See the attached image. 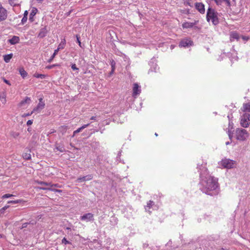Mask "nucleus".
I'll return each instance as SVG.
<instances>
[{"instance_id":"nucleus-7","label":"nucleus","mask_w":250,"mask_h":250,"mask_svg":"<svg viewBox=\"0 0 250 250\" xmlns=\"http://www.w3.org/2000/svg\"><path fill=\"white\" fill-rule=\"evenodd\" d=\"M193 42L189 38H185L181 41L179 43L180 47H188L193 45Z\"/></svg>"},{"instance_id":"nucleus-19","label":"nucleus","mask_w":250,"mask_h":250,"mask_svg":"<svg viewBox=\"0 0 250 250\" xmlns=\"http://www.w3.org/2000/svg\"><path fill=\"white\" fill-rule=\"evenodd\" d=\"M92 176L90 175H87V176L78 178L77 179V181L79 182H84L85 181L90 180L92 179Z\"/></svg>"},{"instance_id":"nucleus-51","label":"nucleus","mask_w":250,"mask_h":250,"mask_svg":"<svg viewBox=\"0 0 250 250\" xmlns=\"http://www.w3.org/2000/svg\"><path fill=\"white\" fill-rule=\"evenodd\" d=\"M91 120H94V121H97V117L96 116H92L91 117V118H90Z\"/></svg>"},{"instance_id":"nucleus-27","label":"nucleus","mask_w":250,"mask_h":250,"mask_svg":"<svg viewBox=\"0 0 250 250\" xmlns=\"http://www.w3.org/2000/svg\"><path fill=\"white\" fill-rule=\"evenodd\" d=\"M154 205V203L152 201H149L147 204V206L146 207L145 209L146 211L150 212V211L149 210V209L152 208V207Z\"/></svg>"},{"instance_id":"nucleus-48","label":"nucleus","mask_w":250,"mask_h":250,"mask_svg":"<svg viewBox=\"0 0 250 250\" xmlns=\"http://www.w3.org/2000/svg\"><path fill=\"white\" fill-rule=\"evenodd\" d=\"M242 38L243 39V40H244L245 41H248L249 39V38L248 37L244 36H242Z\"/></svg>"},{"instance_id":"nucleus-15","label":"nucleus","mask_w":250,"mask_h":250,"mask_svg":"<svg viewBox=\"0 0 250 250\" xmlns=\"http://www.w3.org/2000/svg\"><path fill=\"white\" fill-rule=\"evenodd\" d=\"M38 12V9L36 8H33L29 15V20L30 22H33L34 21V17Z\"/></svg>"},{"instance_id":"nucleus-17","label":"nucleus","mask_w":250,"mask_h":250,"mask_svg":"<svg viewBox=\"0 0 250 250\" xmlns=\"http://www.w3.org/2000/svg\"><path fill=\"white\" fill-rule=\"evenodd\" d=\"M20 42V38L18 36H14L8 40V42L12 45L16 44Z\"/></svg>"},{"instance_id":"nucleus-44","label":"nucleus","mask_w":250,"mask_h":250,"mask_svg":"<svg viewBox=\"0 0 250 250\" xmlns=\"http://www.w3.org/2000/svg\"><path fill=\"white\" fill-rule=\"evenodd\" d=\"M2 80L3 81V82L6 83V84H7L8 85H11V83H10V82L8 80H7L5 78H4V77H3L2 78Z\"/></svg>"},{"instance_id":"nucleus-9","label":"nucleus","mask_w":250,"mask_h":250,"mask_svg":"<svg viewBox=\"0 0 250 250\" xmlns=\"http://www.w3.org/2000/svg\"><path fill=\"white\" fill-rule=\"evenodd\" d=\"M132 91V97L136 98L141 92V86L137 83H134L133 85Z\"/></svg>"},{"instance_id":"nucleus-23","label":"nucleus","mask_w":250,"mask_h":250,"mask_svg":"<svg viewBox=\"0 0 250 250\" xmlns=\"http://www.w3.org/2000/svg\"><path fill=\"white\" fill-rule=\"evenodd\" d=\"M6 94L5 92H2L0 94V100L3 104H5L6 103Z\"/></svg>"},{"instance_id":"nucleus-46","label":"nucleus","mask_w":250,"mask_h":250,"mask_svg":"<svg viewBox=\"0 0 250 250\" xmlns=\"http://www.w3.org/2000/svg\"><path fill=\"white\" fill-rule=\"evenodd\" d=\"M27 125L28 126H29L33 124V120H29L27 122Z\"/></svg>"},{"instance_id":"nucleus-30","label":"nucleus","mask_w":250,"mask_h":250,"mask_svg":"<svg viewBox=\"0 0 250 250\" xmlns=\"http://www.w3.org/2000/svg\"><path fill=\"white\" fill-rule=\"evenodd\" d=\"M33 76L35 78H40V79H44L46 78V76L45 75H44V74H39V73H35L33 75Z\"/></svg>"},{"instance_id":"nucleus-64","label":"nucleus","mask_w":250,"mask_h":250,"mask_svg":"<svg viewBox=\"0 0 250 250\" xmlns=\"http://www.w3.org/2000/svg\"><path fill=\"white\" fill-rule=\"evenodd\" d=\"M155 135L157 136H158V134L157 133H155Z\"/></svg>"},{"instance_id":"nucleus-54","label":"nucleus","mask_w":250,"mask_h":250,"mask_svg":"<svg viewBox=\"0 0 250 250\" xmlns=\"http://www.w3.org/2000/svg\"><path fill=\"white\" fill-rule=\"evenodd\" d=\"M104 131V129H103L101 130V133L102 134V133H103Z\"/></svg>"},{"instance_id":"nucleus-58","label":"nucleus","mask_w":250,"mask_h":250,"mask_svg":"<svg viewBox=\"0 0 250 250\" xmlns=\"http://www.w3.org/2000/svg\"><path fill=\"white\" fill-rule=\"evenodd\" d=\"M99 130H95L93 132H98Z\"/></svg>"},{"instance_id":"nucleus-59","label":"nucleus","mask_w":250,"mask_h":250,"mask_svg":"<svg viewBox=\"0 0 250 250\" xmlns=\"http://www.w3.org/2000/svg\"><path fill=\"white\" fill-rule=\"evenodd\" d=\"M113 73H114V72H112V70H111V72H110V74H113Z\"/></svg>"},{"instance_id":"nucleus-33","label":"nucleus","mask_w":250,"mask_h":250,"mask_svg":"<svg viewBox=\"0 0 250 250\" xmlns=\"http://www.w3.org/2000/svg\"><path fill=\"white\" fill-rule=\"evenodd\" d=\"M22 200H12L8 201V204H18L22 202Z\"/></svg>"},{"instance_id":"nucleus-39","label":"nucleus","mask_w":250,"mask_h":250,"mask_svg":"<svg viewBox=\"0 0 250 250\" xmlns=\"http://www.w3.org/2000/svg\"><path fill=\"white\" fill-rule=\"evenodd\" d=\"M31 155L30 154H25L23 155V158L25 159L29 160L31 159Z\"/></svg>"},{"instance_id":"nucleus-6","label":"nucleus","mask_w":250,"mask_h":250,"mask_svg":"<svg viewBox=\"0 0 250 250\" xmlns=\"http://www.w3.org/2000/svg\"><path fill=\"white\" fill-rule=\"evenodd\" d=\"M39 102L37 105L32 110V112H35L36 114L39 113L45 107V103L43 101V99L42 98H40L39 99Z\"/></svg>"},{"instance_id":"nucleus-13","label":"nucleus","mask_w":250,"mask_h":250,"mask_svg":"<svg viewBox=\"0 0 250 250\" xmlns=\"http://www.w3.org/2000/svg\"><path fill=\"white\" fill-rule=\"evenodd\" d=\"M195 8L201 14H204L205 13V5L203 3L196 2L195 3Z\"/></svg>"},{"instance_id":"nucleus-43","label":"nucleus","mask_w":250,"mask_h":250,"mask_svg":"<svg viewBox=\"0 0 250 250\" xmlns=\"http://www.w3.org/2000/svg\"><path fill=\"white\" fill-rule=\"evenodd\" d=\"M76 38H77V42L78 43L79 46L80 47H81V41L80 40V37L78 35H77L76 36Z\"/></svg>"},{"instance_id":"nucleus-34","label":"nucleus","mask_w":250,"mask_h":250,"mask_svg":"<svg viewBox=\"0 0 250 250\" xmlns=\"http://www.w3.org/2000/svg\"><path fill=\"white\" fill-rule=\"evenodd\" d=\"M9 208V206H8V205L5 206L3 208H2L0 209V214L1 215V214H4L5 210Z\"/></svg>"},{"instance_id":"nucleus-2","label":"nucleus","mask_w":250,"mask_h":250,"mask_svg":"<svg viewBox=\"0 0 250 250\" xmlns=\"http://www.w3.org/2000/svg\"><path fill=\"white\" fill-rule=\"evenodd\" d=\"M206 19L208 22L211 21L215 25L219 23L218 13L214 9L210 7L207 9Z\"/></svg>"},{"instance_id":"nucleus-37","label":"nucleus","mask_w":250,"mask_h":250,"mask_svg":"<svg viewBox=\"0 0 250 250\" xmlns=\"http://www.w3.org/2000/svg\"><path fill=\"white\" fill-rule=\"evenodd\" d=\"M13 196H15V195H13V194H4L2 196V198H3V199L8 198H10V197H13Z\"/></svg>"},{"instance_id":"nucleus-11","label":"nucleus","mask_w":250,"mask_h":250,"mask_svg":"<svg viewBox=\"0 0 250 250\" xmlns=\"http://www.w3.org/2000/svg\"><path fill=\"white\" fill-rule=\"evenodd\" d=\"M80 219L82 221L86 222L93 221L94 220V215L91 213H87L80 216Z\"/></svg>"},{"instance_id":"nucleus-47","label":"nucleus","mask_w":250,"mask_h":250,"mask_svg":"<svg viewBox=\"0 0 250 250\" xmlns=\"http://www.w3.org/2000/svg\"><path fill=\"white\" fill-rule=\"evenodd\" d=\"M229 127H231V129H232L233 123L231 121H229Z\"/></svg>"},{"instance_id":"nucleus-38","label":"nucleus","mask_w":250,"mask_h":250,"mask_svg":"<svg viewBox=\"0 0 250 250\" xmlns=\"http://www.w3.org/2000/svg\"><path fill=\"white\" fill-rule=\"evenodd\" d=\"M227 133H228V134L229 135V138L230 140H231V139H232V138L233 137V134L231 132V131H230V130L229 128L228 129V130L227 131Z\"/></svg>"},{"instance_id":"nucleus-24","label":"nucleus","mask_w":250,"mask_h":250,"mask_svg":"<svg viewBox=\"0 0 250 250\" xmlns=\"http://www.w3.org/2000/svg\"><path fill=\"white\" fill-rule=\"evenodd\" d=\"M37 189H42V190H47L50 191H52L55 192V190L56 189L54 188V187H51L50 186H48V187H38L36 188Z\"/></svg>"},{"instance_id":"nucleus-41","label":"nucleus","mask_w":250,"mask_h":250,"mask_svg":"<svg viewBox=\"0 0 250 250\" xmlns=\"http://www.w3.org/2000/svg\"><path fill=\"white\" fill-rule=\"evenodd\" d=\"M34 113V112H32V111L30 113H24V114H23L22 115V117H27V116H29L31 115Z\"/></svg>"},{"instance_id":"nucleus-32","label":"nucleus","mask_w":250,"mask_h":250,"mask_svg":"<svg viewBox=\"0 0 250 250\" xmlns=\"http://www.w3.org/2000/svg\"><path fill=\"white\" fill-rule=\"evenodd\" d=\"M61 66V64H59V63H56V64H52V65H47L46 66V68L47 69H52L55 67H57V66Z\"/></svg>"},{"instance_id":"nucleus-3","label":"nucleus","mask_w":250,"mask_h":250,"mask_svg":"<svg viewBox=\"0 0 250 250\" xmlns=\"http://www.w3.org/2000/svg\"><path fill=\"white\" fill-rule=\"evenodd\" d=\"M236 139L240 141H244L247 140L249 136V133L245 129L237 128L235 131Z\"/></svg>"},{"instance_id":"nucleus-56","label":"nucleus","mask_w":250,"mask_h":250,"mask_svg":"<svg viewBox=\"0 0 250 250\" xmlns=\"http://www.w3.org/2000/svg\"><path fill=\"white\" fill-rule=\"evenodd\" d=\"M121 153V152H119L118 154V157L120 156Z\"/></svg>"},{"instance_id":"nucleus-52","label":"nucleus","mask_w":250,"mask_h":250,"mask_svg":"<svg viewBox=\"0 0 250 250\" xmlns=\"http://www.w3.org/2000/svg\"><path fill=\"white\" fill-rule=\"evenodd\" d=\"M55 192L61 193V192H62V190H60V189H56L55 190Z\"/></svg>"},{"instance_id":"nucleus-28","label":"nucleus","mask_w":250,"mask_h":250,"mask_svg":"<svg viewBox=\"0 0 250 250\" xmlns=\"http://www.w3.org/2000/svg\"><path fill=\"white\" fill-rule=\"evenodd\" d=\"M243 111L250 112V103L243 104Z\"/></svg>"},{"instance_id":"nucleus-35","label":"nucleus","mask_w":250,"mask_h":250,"mask_svg":"<svg viewBox=\"0 0 250 250\" xmlns=\"http://www.w3.org/2000/svg\"><path fill=\"white\" fill-rule=\"evenodd\" d=\"M62 244H64V245H67V244H71V243L68 241L66 238L64 237L62 240Z\"/></svg>"},{"instance_id":"nucleus-18","label":"nucleus","mask_w":250,"mask_h":250,"mask_svg":"<svg viewBox=\"0 0 250 250\" xmlns=\"http://www.w3.org/2000/svg\"><path fill=\"white\" fill-rule=\"evenodd\" d=\"M90 125V123L89 124H85V125H82L81 127H79V128H78L77 130H75L74 132H73V134L72 135V137H74L76 134L78 133H79L81 131H82L83 129L85 128L86 127H88V126H89Z\"/></svg>"},{"instance_id":"nucleus-63","label":"nucleus","mask_w":250,"mask_h":250,"mask_svg":"<svg viewBox=\"0 0 250 250\" xmlns=\"http://www.w3.org/2000/svg\"><path fill=\"white\" fill-rule=\"evenodd\" d=\"M144 247H145L148 246V245H146V244H144Z\"/></svg>"},{"instance_id":"nucleus-10","label":"nucleus","mask_w":250,"mask_h":250,"mask_svg":"<svg viewBox=\"0 0 250 250\" xmlns=\"http://www.w3.org/2000/svg\"><path fill=\"white\" fill-rule=\"evenodd\" d=\"M198 22V21H195L194 22H185L182 24V26L183 28L186 29L192 28H194V29H198V27L196 26Z\"/></svg>"},{"instance_id":"nucleus-49","label":"nucleus","mask_w":250,"mask_h":250,"mask_svg":"<svg viewBox=\"0 0 250 250\" xmlns=\"http://www.w3.org/2000/svg\"><path fill=\"white\" fill-rule=\"evenodd\" d=\"M67 127L66 126H65V125H63V126H62L60 128L61 129H62V130H63L64 131L66 130L67 129Z\"/></svg>"},{"instance_id":"nucleus-60","label":"nucleus","mask_w":250,"mask_h":250,"mask_svg":"<svg viewBox=\"0 0 250 250\" xmlns=\"http://www.w3.org/2000/svg\"><path fill=\"white\" fill-rule=\"evenodd\" d=\"M222 60V57H221L220 59H218V60L221 61Z\"/></svg>"},{"instance_id":"nucleus-61","label":"nucleus","mask_w":250,"mask_h":250,"mask_svg":"<svg viewBox=\"0 0 250 250\" xmlns=\"http://www.w3.org/2000/svg\"><path fill=\"white\" fill-rule=\"evenodd\" d=\"M144 247H145L148 246V245H146V244H144Z\"/></svg>"},{"instance_id":"nucleus-12","label":"nucleus","mask_w":250,"mask_h":250,"mask_svg":"<svg viewBox=\"0 0 250 250\" xmlns=\"http://www.w3.org/2000/svg\"><path fill=\"white\" fill-rule=\"evenodd\" d=\"M35 183H36L38 184H40V185H45L46 186H50V187H54V188H61L62 187V186L58 184H52L51 183H48V182H45L39 181V180L35 181Z\"/></svg>"},{"instance_id":"nucleus-31","label":"nucleus","mask_w":250,"mask_h":250,"mask_svg":"<svg viewBox=\"0 0 250 250\" xmlns=\"http://www.w3.org/2000/svg\"><path fill=\"white\" fill-rule=\"evenodd\" d=\"M58 51L57 50V49H55L54 50V52L53 53V54H52V55L51 56L50 58L48 60V62H52V61H53V60L54 59V58L55 57V56L57 55L58 53Z\"/></svg>"},{"instance_id":"nucleus-53","label":"nucleus","mask_w":250,"mask_h":250,"mask_svg":"<svg viewBox=\"0 0 250 250\" xmlns=\"http://www.w3.org/2000/svg\"><path fill=\"white\" fill-rule=\"evenodd\" d=\"M231 142H227L226 143V145H229L230 144Z\"/></svg>"},{"instance_id":"nucleus-4","label":"nucleus","mask_w":250,"mask_h":250,"mask_svg":"<svg viewBox=\"0 0 250 250\" xmlns=\"http://www.w3.org/2000/svg\"><path fill=\"white\" fill-rule=\"evenodd\" d=\"M222 168L230 169L235 167L236 161L229 159L224 158L218 163Z\"/></svg>"},{"instance_id":"nucleus-57","label":"nucleus","mask_w":250,"mask_h":250,"mask_svg":"<svg viewBox=\"0 0 250 250\" xmlns=\"http://www.w3.org/2000/svg\"><path fill=\"white\" fill-rule=\"evenodd\" d=\"M42 185V187H48V186H46L45 185Z\"/></svg>"},{"instance_id":"nucleus-21","label":"nucleus","mask_w":250,"mask_h":250,"mask_svg":"<svg viewBox=\"0 0 250 250\" xmlns=\"http://www.w3.org/2000/svg\"><path fill=\"white\" fill-rule=\"evenodd\" d=\"M46 34H47L46 29L45 28H42L41 29L40 32L39 33L38 37L40 38H42L46 35Z\"/></svg>"},{"instance_id":"nucleus-8","label":"nucleus","mask_w":250,"mask_h":250,"mask_svg":"<svg viewBox=\"0 0 250 250\" xmlns=\"http://www.w3.org/2000/svg\"><path fill=\"white\" fill-rule=\"evenodd\" d=\"M8 16L7 10L2 6L0 2V22L5 21Z\"/></svg>"},{"instance_id":"nucleus-55","label":"nucleus","mask_w":250,"mask_h":250,"mask_svg":"<svg viewBox=\"0 0 250 250\" xmlns=\"http://www.w3.org/2000/svg\"><path fill=\"white\" fill-rule=\"evenodd\" d=\"M66 229H67V230H69V229H70V228H69V227H67V228H66Z\"/></svg>"},{"instance_id":"nucleus-14","label":"nucleus","mask_w":250,"mask_h":250,"mask_svg":"<svg viewBox=\"0 0 250 250\" xmlns=\"http://www.w3.org/2000/svg\"><path fill=\"white\" fill-rule=\"evenodd\" d=\"M230 41L232 42L235 40L238 41L240 39V36L239 34L236 31H232L230 33L229 35Z\"/></svg>"},{"instance_id":"nucleus-62","label":"nucleus","mask_w":250,"mask_h":250,"mask_svg":"<svg viewBox=\"0 0 250 250\" xmlns=\"http://www.w3.org/2000/svg\"><path fill=\"white\" fill-rule=\"evenodd\" d=\"M144 247H145L148 246V245H146V244H144Z\"/></svg>"},{"instance_id":"nucleus-50","label":"nucleus","mask_w":250,"mask_h":250,"mask_svg":"<svg viewBox=\"0 0 250 250\" xmlns=\"http://www.w3.org/2000/svg\"><path fill=\"white\" fill-rule=\"evenodd\" d=\"M28 15V12L27 10H25L24 12L23 16H25V17H27Z\"/></svg>"},{"instance_id":"nucleus-26","label":"nucleus","mask_w":250,"mask_h":250,"mask_svg":"<svg viewBox=\"0 0 250 250\" xmlns=\"http://www.w3.org/2000/svg\"><path fill=\"white\" fill-rule=\"evenodd\" d=\"M12 57H13V54H12V53L7 54V55H5L4 56H3L4 61L6 62H10V60L12 59Z\"/></svg>"},{"instance_id":"nucleus-36","label":"nucleus","mask_w":250,"mask_h":250,"mask_svg":"<svg viewBox=\"0 0 250 250\" xmlns=\"http://www.w3.org/2000/svg\"><path fill=\"white\" fill-rule=\"evenodd\" d=\"M111 68H112V72H114L115 69L116 62L114 60L111 61Z\"/></svg>"},{"instance_id":"nucleus-5","label":"nucleus","mask_w":250,"mask_h":250,"mask_svg":"<svg viewBox=\"0 0 250 250\" xmlns=\"http://www.w3.org/2000/svg\"><path fill=\"white\" fill-rule=\"evenodd\" d=\"M250 114L249 113L244 114L240 118V124L243 127H247L250 124Z\"/></svg>"},{"instance_id":"nucleus-16","label":"nucleus","mask_w":250,"mask_h":250,"mask_svg":"<svg viewBox=\"0 0 250 250\" xmlns=\"http://www.w3.org/2000/svg\"><path fill=\"white\" fill-rule=\"evenodd\" d=\"M155 59L153 58L151 59V61L149 62V65L150 66V70L151 71L156 72L157 70V65L155 63Z\"/></svg>"},{"instance_id":"nucleus-29","label":"nucleus","mask_w":250,"mask_h":250,"mask_svg":"<svg viewBox=\"0 0 250 250\" xmlns=\"http://www.w3.org/2000/svg\"><path fill=\"white\" fill-rule=\"evenodd\" d=\"M19 72L20 75L23 78H25L27 76V73L24 70V69L23 68H20Z\"/></svg>"},{"instance_id":"nucleus-42","label":"nucleus","mask_w":250,"mask_h":250,"mask_svg":"<svg viewBox=\"0 0 250 250\" xmlns=\"http://www.w3.org/2000/svg\"><path fill=\"white\" fill-rule=\"evenodd\" d=\"M56 149L61 152H62L64 151V148L63 147L58 146L56 147Z\"/></svg>"},{"instance_id":"nucleus-20","label":"nucleus","mask_w":250,"mask_h":250,"mask_svg":"<svg viewBox=\"0 0 250 250\" xmlns=\"http://www.w3.org/2000/svg\"><path fill=\"white\" fill-rule=\"evenodd\" d=\"M65 44L66 41L65 39H62L61 42L59 44L58 47L56 49L59 51L60 49H63L65 47Z\"/></svg>"},{"instance_id":"nucleus-1","label":"nucleus","mask_w":250,"mask_h":250,"mask_svg":"<svg viewBox=\"0 0 250 250\" xmlns=\"http://www.w3.org/2000/svg\"><path fill=\"white\" fill-rule=\"evenodd\" d=\"M197 168L200 173V189L210 196L217 195L219 192L218 179L209 174L205 165H198Z\"/></svg>"},{"instance_id":"nucleus-40","label":"nucleus","mask_w":250,"mask_h":250,"mask_svg":"<svg viewBox=\"0 0 250 250\" xmlns=\"http://www.w3.org/2000/svg\"><path fill=\"white\" fill-rule=\"evenodd\" d=\"M27 20V17H25V16H23L21 19V23L22 24H24Z\"/></svg>"},{"instance_id":"nucleus-25","label":"nucleus","mask_w":250,"mask_h":250,"mask_svg":"<svg viewBox=\"0 0 250 250\" xmlns=\"http://www.w3.org/2000/svg\"><path fill=\"white\" fill-rule=\"evenodd\" d=\"M8 3L13 7L20 5L19 0H8Z\"/></svg>"},{"instance_id":"nucleus-22","label":"nucleus","mask_w":250,"mask_h":250,"mask_svg":"<svg viewBox=\"0 0 250 250\" xmlns=\"http://www.w3.org/2000/svg\"><path fill=\"white\" fill-rule=\"evenodd\" d=\"M31 99L30 97H26L24 99L22 100L19 104V105L21 106L25 104H29L31 102Z\"/></svg>"},{"instance_id":"nucleus-45","label":"nucleus","mask_w":250,"mask_h":250,"mask_svg":"<svg viewBox=\"0 0 250 250\" xmlns=\"http://www.w3.org/2000/svg\"><path fill=\"white\" fill-rule=\"evenodd\" d=\"M71 68L73 70H78V68L77 67L76 65L75 64H72L71 65Z\"/></svg>"}]
</instances>
